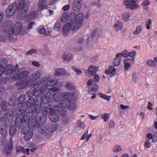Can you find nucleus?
Returning <instances> with one entry per match:
<instances>
[{"instance_id":"f257e3e1","label":"nucleus","mask_w":157,"mask_h":157,"mask_svg":"<svg viewBox=\"0 0 157 157\" xmlns=\"http://www.w3.org/2000/svg\"><path fill=\"white\" fill-rule=\"evenodd\" d=\"M29 6V3L26 0H19L18 3L14 2L8 6L6 11V16L8 17H10L20 10L19 15L21 17V19H23L27 13Z\"/></svg>"},{"instance_id":"f03ea898","label":"nucleus","mask_w":157,"mask_h":157,"mask_svg":"<svg viewBox=\"0 0 157 157\" xmlns=\"http://www.w3.org/2000/svg\"><path fill=\"white\" fill-rule=\"evenodd\" d=\"M84 17L83 13H79L77 14V18L78 21L72 19L70 21L63 25L62 28V31L64 36H67L70 30L76 31L78 30L82 25Z\"/></svg>"},{"instance_id":"7ed1b4c3","label":"nucleus","mask_w":157,"mask_h":157,"mask_svg":"<svg viewBox=\"0 0 157 157\" xmlns=\"http://www.w3.org/2000/svg\"><path fill=\"white\" fill-rule=\"evenodd\" d=\"M42 97L40 96L36 97L35 99L29 98L28 100V107L30 111L33 113L31 117V121L36 118L37 119L38 113L40 111L41 107V103L42 102Z\"/></svg>"},{"instance_id":"20e7f679","label":"nucleus","mask_w":157,"mask_h":157,"mask_svg":"<svg viewBox=\"0 0 157 157\" xmlns=\"http://www.w3.org/2000/svg\"><path fill=\"white\" fill-rule=\"evenodd\" d=\"M75 94L73 92H65L61 95V98H64L63 101L60 102L63 106L66 107L70 110H73L76 108L75 102Z\"/></svg>"},{"instance_id":"39448f33","label":"nucleus","mask_w":157,"mask_h":157,"mask_svg":"<svg viewBox=\"0 0 157 157\" xmlns=\"http://www.w3.org/2000/svg\"><path fill=\"white\" fill-rule=\"evenodd\" d=\"M29 127L24 128L21 131V133L25 135L24 139L26 141L29 140L33 134V130L36 127L38 126L39 124L36 118L33 121H30L28 123Z\"/></svg>"},{"instance_id":"423d86ee","label":"nucleus","mask_w":157,"mask_h":157,"mask_svg":"<svg viewBox=\"0 0 157 157\" xmlns=\"http://www.w3.org/2000/svg\"><path fill=\"white\" fill-rule=\"evenodd\" d=\"M60 89L58 87H52L49 88L46 94L42 97V102L46 103L48 100L52 98L53 97L55 99H59V98L58 97L59 95H60L61 94L59 93H55V92L59 91Z\"/></svg>"},{"instance_id":"0eeeda50","label":"nucleus","mask_w":157,"mask_h":157,"mask_svg":"<svg viewBox=\"0 0 157 157\" xmlns=\"http://www.w3.org/2000/svg\"><path fill=\"white\" fill-rule=\"evenodd\" d=\"M47 87L44 84H43L41 86H38L35 89L32 88L29 90L28 93V96L30 98H32L33 96H40L43 94L47 90Z\"/></svg>"},{"instance_id":"6e6552de","label":"nucleus","mask_w":157,"mask_h":157,"mask_svg":"<svg viewBox=\"0 0 157 157\" xmlns=\"http://www.w3.org/2000/svg\"><path fill=\"white\" fill-rule=\"evenodd\" d=\"M4 71L6 74H10V77L13 79H16L17 77L16 74L19 73V67L17 64L16 66L11 64L8 65L6 66Z\"/></svg>"},{"instance_id":"1a4fd4ad","label":"nucleus","mask_w":157,"mask_h":157,"mask_svg":"<svg viewBox=\"0 0 157 157\" xmlns=\"http://www.w3.org/2000/svg\"><path fill=\"white\" fill-rule=\"evenodd\" d=\"M7 102L6 101H3L1 103L2 110L0 112V117L2 121H6L8 118L11 117V114L6 109Z\"/></svg>"},{"instance_id":"9d476101","label":"nucleus","mask_w":157,"mask_h":157,"mask_svg":"<svg viewBox=\"0 0 157 157\" xmlns=\"http://www.w3.org/2000/svg\"><path fill=\"white\" fill-rule=\"evenodd\" d=\"M56 80L54 79H49V76H45L41 78L39 80L34 83L33 86H34L40 85V84L45 83L44 84L47 86H52L55 83Z\"/></svg>"},{"instance_id":"9b49d317","label":"nucleus","mask_w":157,"mask_h":157,"mask_svg":"<svg viewBox=\"0 0 157 157\" xmlns=\"http://www.w3.org/2000/svg\"><path fill=\"white\" fill-rule=\"evenodd\" d=\"M30 118V114L28 112L24 114H19L15 119V124L17 126H19L23 121L28 122Z\"/></svg>"},{"instance_id":"f8f14e48","label":"nucleus","mask_w":157,"mask_h":157,"mask_svg":"<svg viewBox=\"0 0 157 157\" xmlns=\"http://www.w3.org/2000/svg\"><path fill=\"white\" fill-rule=\"evenodd\" d=\"M22 28V23L19 22L16 23L10 33H11L10 40L13 41L14 39V36L17 35L21 32Z\"/></svg>"},{"instance_id":"ddd939ff","label":"nucleus","mask_w":157,"mask_h":157,"mask_svg":"<svg viewBox=\"0 0 157 157\" xmlns=\"http://www.w3.org/2000/svg\"><path fill=\"white\" fill-rule=\"evenodd\" d=\"M13 25V22L10 20H7L3 23L2 31L5 33H7L8 38L10 40L11 33H10L12 30Z\"/></svg>"},{"instance_id":"4468645a","label":"nucleus","mask_w":157,"mask_h":157,"mask_svg":"<svg viewBox=\"0 0 157 157\" xmlns=\"http://www.w3.org/2000/svg\"><path fill=\"white\" fill-rule=\"evenodd\" d=\"M63 94V93L61 94L60 95H59L58 96V97L59 98V99H52L49 101L48 103L50 107V110L51 109L55 110L56 109H53V108H57L59 105L60 102H61V101H63L64 98H61V95Z\"/></svg>"},{"instance_id":"2eb2a0df","label":"nucleus","mask_w":157,"mask_h":157,"mask_svg":"<svg viewBox=\"0 0 157 157\" xmlns=\"http://www.w3.org/2000/svg\"><path fill=\"white\" fill-rule=\"evenodd\" d=\"M77 17V14L76 15V13L74 12L72 13L70 15H68L67 13L64 12L61 17V21L64 23L68 21H69L70 22L71 21L72 19L78 21V19Z\"/></svg>"},{"instance_id":"dca6fc26","label":"nucleus","mask_w":157,"mask_h":157,"mask_svg":"<svg viewBox=\"0 0 157 157\" xmlns=\"http://www.w3.org/2000/svg\"><path fill=\"white\" fill-rule=\"evenodd\" d=\"M41 73L39 71H37L33 72L31 74L27 77V79H28L29 82L32 84L34 81L39 79L40 77Z\"/></svg>"},{"instance_id":"f3484780","label":"nucleus","mask_w":157,"mask_h":157,"mask_svg":"<svg viewBox=\"0 0 157 157\" xmlns=\"http://www.w3.org/2000/svg\"><path fill=\"white\" fill-rule=\"evenodd\" d=\"M124 3L125 5L128 6V8L131 9H136L139 6L136 3V0H125Z\"/></svg>"},{"instance_id":"a211bd4d","label":"nucleus","mask_w":157,"mask_h":157,"mask_svg":"<svg viewBox=\"0 0 157 157\" xmlns=\"http://www.w3.org/2000/svg\"><path fill=\"white\" fill-rule=\"evenodd\" d=\"M98 69V67L93 65H90L89 66L88 69L86 71V74L87 75H95Z\"/></svg>"},{"instance_id":"6ab92c4d","label":"nucleus","mask_w":157,"mask_h":157,"mask_svg":"<svg viewBox=\"0 0 157 157\" xmlns=\"http://www.w3.org/2000/svg\"><path fill=\"white\" fill-rule=\"evenodd\" d=\"M32 84L29 82L28 79H27L26 78V81H19L15 84L16 86H18L19 89H23L26 87L31 85Z\"/></svg>"},{"instance_id":"aec40b11","label":"nucleus","mask_w":157,"mask_h":157,"mask_svg":"<svg viewBox=\"0 0 157 157\" xmlns=\"http://www.w3.org/2000/svg\"><path fill=\"white\" fill-rule=\"evenodd\" d=\"M82 2L80 0H75L72 4L73 10L77 12H79L82 7Z\"/></svg>"},{"instance_id":"412c9836","label":"nucleus","mask_w":157,"mask_h":157,"mask_svg":"<svg viewBox=\"0 0 157 157\" xmlns=\"http://www.w3.org/2000/svg\"><path fill=\"white\" fill-rule=\"evenodd\" d=\"M50 112V115L49 116V119L50 120L54 122H56L59 121V117L58 115L56 113V110L51 109L49 110Z\"/></svg>"},{"instance_id":"4be33fe9","label":"nucleus","mask_w":157,"mask_h":157,"mask_svg":"<svg viewBox=\"0 0 157 157\" xmlns=\"http://www.w3.org/2000/svg\"><path fill=\"white\" fill-rule=\"evenodd\" d=\"M38 132L41 133H45L47 135L50 134V130L48 128H46L44 125H40L38 128Z\"/></svg>"},{"instance_id":"5701e85b","label":"nucleus","mask_w":157,"mask_h":157,"mask_svg":"<svg viewBox=\"0 0 157 157\" xmlns=\"http://www.w3.org/2000/svg\"><path fill=\"white\" fill-rule=\"evenodd\" d=\"M66 108V107L63 106L61 104L60 102L59 105L57 108V113L61 116L62 115H65V114L67 113Z\"/></svg>"},{"instance_id":"b1692460","label":"nucleus","mask_w":157,"mask_h":157,"mask_svg":"<svg viewBox=\"0 0 157 157\" xmlns=\"http://www.w3.org/2000/svg\"><path fill=\"white\" fill-rule=\"evenodd\" d=\"M18 73L16 74H17L16 75H17V78L16 79L14 78L13 80H17L24 78L28 75L29 72L27 71H25L21 72L19 75H18Z\"/></svg>"},{"instance_id":"393cba45","label":"nucleus","mask_w":157,"mask_h":157,"mask_svg":"<svg viewBox=\"0 0 157 157\" xmlns=\"http://www.w3.org/2000/svg\"><path fill=\"white\" fill-rule=\"evenodd\" d=\"M55 71L54 75L57 76L63 75L66 73V70L63 68H56L55 70Z\"/></svg>"},{"instance_id":"a878e982","label":"nucleus","mask_w":157,"mask_h":157,"mask_svg":"<svg viewBox=\"0 0 157 157\" xmlns=\"http://www.w3.org/2000/svg\"><path fill=\"white\" fill-rule=\"evenodd\" d=\"M62 57L64 60L66 62H69L73 58L72 55L68 52H65L62 56Z\"/></svg>"},{"instance_id":"bb28decb","label":"nucleus","mask_w":157,"mask_h":157,"mask_svg":"<svg viewBox=\"0 0 157 157\" xmlns=\"http://www.w3.org/2000/svg\"><path fill=\"white\" fill-rule=\"evenodd\" d=\"M38 11L35 10L30 13L27 16L28 19L29 21L33 20L34 18L36 17L38 15Z\"/></svg>"},{"instance_id":"cd10ccee","label":"nucleus","mask_w":157,"mask_h":157,"mask_svg":"<svg viewBox=\"0 0 157 157\" xmlns=\"http://www.w3.org/2000/svg\"><path fill=\"white\" fill-rule=\"evenodd\" d=\"M99 86L97 84L93 85L91 88H89L88 90V92L90 94H93L94 93H95L97 90Z\"/></svg>"},{"instance_id":"c85d7f7f","label":"nucleus","mask_w":157,"mask_h":157,"mask_svg":"<svg viewBox=\"0 0 157 157\" xmlns=\"http://www.w3.org/2000/svg\"><path fill=\"white\" fill-rule=\"evenodd\" d=\"M48 8V5L44 3H38V8L36 10L39 12L42 11L44 9Z\"/></svg>"},{"instance_id":"c756f323","label":"nucleus","mask_w":157,"mask_h":157,"mask_svg":"<svg viewBox=\"0 0 157 157\" xmlns=\"http://www.w3.org/2000/svg\"><path fill=\"white\" fill-rule=\"evenodd\" d=\"M116 56L117 58L115 59L113 63L114 66H119L121 61V60L119 58L121 56V53L117 54Z\"/></svg>"},{"instance_id":"7c9ffc66","label":"nucleus","mask_w":157,"mask_h":157,"mask_svg":"<svg viewBox=\"0 0 157 157\" xmlns=\"http://www.w3.org/2000/svg\"><path fill=\"white\" fill-rule=\"evenodd\" d=\"M28 107V101L27 103L25 102L21 104L20 108V110L22 113L24 112L27 110Z\"/></svg>"},{"instance_id":"2f4dec72","label":"nucleus","mask_w":157,"mask_h":157,"mask_svg":"<svg viewBox=\"0 0 157 157\" xmlns=\"http://www.w3.org/2000/svg\"><path fill=\"white\" fill-rule=\"evenodd\" d=\"M38 30L39 33H40L45 35H47L48 34H50L51 33V32H49V33H47L43 25L40 26L38 29Z\"/></svg>"},{"instance_id":"473e14b6","label":"nucleus","mask_w":157,"mask_h":157,"mask_svg":"<svg viewBox=\"0 0 157 157\" xmlns=\"http://www.w3.org/2000/svg\"><path fill=\"white\" fill-rule=\"evenodd\" d=\"M75 87V85L71 82H67L66 84V88L68 90H73Z\"/></svg>"},{"instance_id":"72a5a7b5","label":"nucleus","mask_w":157,"mask_h":157,"mask_svg":"<svg viewBox=\"0 0 157 157\" xmlns=\"http://www.w3.org/2000/svg\"><path fill=\"white\" fill-rule=\"evenodd\" d=\"M17 127L16 125L15 126L12 125L10 127L9 131V134L10 136H13L17 132Z\"/></svg>"},{"instance_id":"f704fd0d","label":"nucleus","mask_w":157,"mask_h":157,"mask_svg":"<svg viewBox=\"0 0 157 157\" xmlns=\"http://www.w3.org/2000/svg\"><path fill=\"white\" fill-rule=\"evenodd\" d=\"M129 15L130 14L129 12H125L122 14L121 18L124 21L127 22L129 21Z\"/></svg>"},{"instance_id":"c9c22d12","label":"nucleus","mask_w":157,"mask_h":157,"mask_svg":"<svg viewBox=\"0 0 157 157\" xmlns=\"http://www.w3.org/2000/svg\"><path fill=\"white\" fill-rule=\"evenodd\" d=\"M12 149V146L11 144L7 145L5 147L4 149V152L7 155L10 154V152L11 151Z\"/></svg>"},{"instance_id":"e433bc0d","label":"nucleus","mask_w":157,"mask_h":157,"mask_svg":"<svg viewBox=\"0 0 157 157\" xmlns=\"http://www.w3.org/2000/svg\"><path fill=\"white\" fill-rule=\"evenodd\" d=\"M123 27V25H122V23L119 21H117L114 26V29L116 30L122 29Z\"/></svg>"},{"instance_id":"4c0bfd02","label":"nucleus","mask_w":157,"mask_h":157,"mask_svg":"<svg viewBox=\"0 0 157 157\" xmlns=\"http://www.w3.org/2000/svg\"><path fill=\"white\" fill-rule=\"evenodd\" d=\"M150 3L149 1L146 0L143 2L141 5L143 6L144 9L147 10L148 9V6L150 5Z\"/></svg>"},{"instance_id":"58836bf2","label":"nucleus","mask_w":157,"mask_h":157,"mask_svg":"<svg viewBox=\"0 0 157 157\" xmlns=\"http://www.w3.org/2000/svg\"><path fill=\"white\" fill-rule=\"evenodd\" d=\"M25 100V94H21L20 95L18 99V102L19 104H21Z\"/></svg>"},{"instance_id":"ea45409f","label":"nucleus","mask_w":157,"mask_h":157,"mask_svg":"<svg viewBox=\"0 0 157 157\" xmlns=\"http://www.w3.org/2000/svg\"><path fill=\"white\" fill-rule=\"evenodd\" d=\"M147 65L150 67H154L156 65L155 62L151 59H148L146 61Z\"/></svg>"},{"instance_id":"a19ab883","label":"nucleus","mask_w":157,"mask_h":157,"mask_svg":"<svg viewBox=\"0 0 157 157\" xmlns=\"http://www.w3.org/2000/svg\"><path fill=\"white\" fill-rule=\"evenodd\" d=\"M116 71V69L113 65L109 66V72L110 74L112 75L111 76L114 75L115 74Z\"/></svg>"},{"instance_id":"79ce46f5","label":"nucleus","mask_w":157,"mask_h":157,"mask_svg":"<svg viewBox=\"0 0 157 157\" xmlns=\"http://www.w3.org/2000/svg\"><path fill=\"white\" fill-rule=\"evenodd\" d=\"M98 95L100 97L103 98L108 101L110 100L111 97L110 96L106 95L105 94H104L101 93H99Z\"/></svg>"},{"instance_id":"37998d69","label":"nucleus","mask_w":157,"mask_h":157,"mask_svg":"<svg viewBox=\"0 0 157 157\" xmlns=\"http://www.w3.org/2000/svg\"><path fill=\"white\" fill-rule=\"evenodd\" d=\"M54 30L57 31H59L61 29V24L59 21H57L54 26Z\"/></svg>"},{"instance_id":"c03bdc74","label":"nucleus","mask_w":157,"mask_h":157,"mask_svg":"<svg viewBox=\"0 0 157 157\" xmlns=\"http://www.w3.org/2000/svg\"><path fill=\"white\" fill-rule=\"evenodd\" d=\"M61 119L66 124H67L68 123V121L69 119L68 116L67 115V113L65 114V115H62L61 116Z\"/></svg>"},{"instance_id":"a18cd8bd","label":"nucleus","mask_w":157,"mask_h":157,"mask_svg":"<svg viewBox=\"0 0 157 157\" xmlns=\"http://www.w3.org/2000/svg\"><path fill=\"white\" fill-rule=\"evenodd\" d=\"M122 150L121 147L119 145L114 146L113 149V151L114 152H118Z\"/></svg>"},{"instance_id":"49530a36","label":"nucleus","mask_w":157,"mask_h":157,"mask_svg":"<svg viewBox=\"0 0 157 157\" xmlns=\"http://www.w3.org/2000/svg\"><path fill=\"white\" fill-rule=\"evenodd\" d=\"M16 101V99L15 97H12L9 99L8 104L10 106L13 105L15 103Z\"/></svg>"},{"instance_id":"de8ad7c7","label":"nucleus","mask_w":157,"mask_h":157,"mask_svg":"<svg viewBox=\"0 0 157 157\" xmlns=\"http://www.w3.org/2000/svg\"><path fill=\"white\" fill-rule=\"evenodd\" d=\"M71 68L76 72L78 75H79L82 73V71L80 69L77 68L75 66H72Z\"/></svg>"},{"instance_id":"09e8293b","label":"nucleus","mask_w":157,"mask_h":157,"mask_svg":"<svg viewBox=\"0 0 157 157\" xmlns=\"http://www.w3.org/2000/svg\"><path fill=\"white\" fill-rule=\"evenodd\" d=\"M0 133L2 136H5L7 134V131L5 128H1L0 129Z\"/></svg>"},{"instance_id":"8fccbe9b","label":"nucleus","mask_w":157,"mask_h":157,"mask_svg":"<svg viewBox=\"0 0 157 157\" xmlns=\"http://www.w3.org/2000/svg\"><path fill=\"white\" fill-rule=\"evenodd\" d=\"M144 146L147 148H148L151 147V144L149 140H146L144 144Z\"/></svg>"},{"instance_id":"3c124183","label":"nucleus","mask_w":157,"mask_h":157,"mask_svg":"<svg viewBox=\"0 0 157 157\" xmlns=\"http://www.w3.org/2000/svg\"><path fill=\"white\" fill-rule=\"evenodd\" d=\"M16 151L18 152L21 151V152L25 154V149L23 147H17L16 148Z\"/></svg>"},{"instance_id":"603ef678","label":"nucleus","mask_w":157,"mask_h":157,"mask_svg":"<svg viewBox=\"0 0 157 157\" xmlns=\"http://www.w3.org/2000/svg\"><path fill=\"white\" fill-rule=\"evenodd\" d=\"M77 125L78 127H79L82 129H84L85 127V124L81 122V120H80L78 122Z\"/></svg>"},{"instance_id":"864d4df0","label":"nucleus","mask_w":157,"mask_h":157,"mask_svg":"<svg viewBox=\"0 0 157 157\" xmlns=\"http://www.w3.org/2000/svg\"><path fill=\"white\" fill-rule=\"evenodd\" d=\"M37 52V51L36 49H32L28 51L26 53V55H29L33 54H35Z\"/></svg>"},{"instance_id":"5fc2aeb1","label":"nucleus","mask_w":157,"mask_h":157,"mask_svg":"<svg viewBox=\"0 0 157 157\" xmlns=\"http://www.w3.org/2000/svg\"><path fill=\"white\" fill-rule=\"evenodd\" d=\"M50 127V129H49L50 130V134L55 132L57 128V126L56 125H51Z\"/></svg>"},{"instance_id":"6e6d98bb","label":"nucleus","mask_w":157,"mask_h":157,"mask_svg":"<svg viewBox=\"0 0 157 157\" xmlns=\"http://www.w3.org/2000/svg\"><path fill=\"white\" fill-rule=\"evenodd\" d=\"M109 114L107 113H105L103 114L102 116V118L104 119L105 122H106L108 119Z\"/></svg>"},{"instance_id":"4d7b16f0","label":"nucleus","mask_w":157,"mask_h":157,"mask_svg":"<svg viewBox=\"0 0 157 157\" xmlns=\"http://www.w3.org/2000/svg\"><path fill=\"white\" fill-rule=\"evenodd\" d=\"M121 53V56L124 57H127L129 56V52L126 50H124L122 53Z\"/></svg>"},{"instance_id":"13d9d810","label":"nucleus","mask_w":157,"mask_h":157,"mask_svg":"<svg viewBox=\"0 0 157 157\" xmlns=\"http://www.w3.org/2000/svg\"><path fill=\"white\" fill-rule=\"evenodd\" d=\"M151 24V19H148L146 22L147 29H150V26Z\"/></svg>"},{"instance_id":"bf43d9fd","label":"nucleus","mask_w":157,"mask_h":157,"mask_svg":"<svg viewBox=\"0 0 157 157\" xmlns=\"http://www.w3.org/2000/svg\"><path fill=\"white\" fill-rule=\"evenodd\" d=\"M134 61L135 60L134 58H127L125 59L124 61V62H127L129 63H133L134 62Z\"/></svg>"},{"instance_id":"052dcab7","label":"nucleus","mask_w":157,"mask_h":157,"mask_svg":"<svg viewBox=\"0 0 157 157\" xmlns=\"http://www.w3.org/2000/svg\"><path fill=\"white\" fill-rule=\"evenodd\" d=\"M142 29V26H138L136 29V30L134 31L133 33L135 34H137L139 33L141 29Z\"/></svg>"},{"instance_id":"680f3d73","label":"nucleus","mask_w":157,"mask_h":157,"mask_svg":"<svg viewBox=\"0 0 157 157\" xmlns=\"http://www.w3.org/2000/svg\"><path fill=\"white\" fill-rule=\"evenodd\" d=\"M18 104H15L13 106V109L15 108V111L13 112V114L14 116H15L17 114L18 111Z\"/></svg>"},{"instance_id":"e2e57ef3","label":"nucleus","mask_w":157,"mask_h":157,"mask_svg":"<svg viewBox=\"0 0 157 157\" xmlns=\"http://www.w3.org/2000/svg\"><path fill=\"white\" fill-rule=\"evenodd\" d=\"M49 108L48 107L45 106L44 107L43 109V113L44 115H46L47 114V113L48 112Z\"/></svg>"},{"instance_id":"0e129e2a","label":"nucleus","mask_w":157,"mask_h":157,"mask_svg":"<svg viewBox=\"0 0 157 157\" xmlns=\"http://www.w3.org/2000/svg\"><path fill=\"white\" fill-rule=\"evenodd\" d=\"M93 78V81L94 82H97L99 80V76L98 75H95Z\"/></svg>"},{"instance_id":"69168bd1","label":"nucleus","mask_w":157,"mask_h":157,"mask_svg":"<svg viewBox=\"0 0 157 157\" xmlns=\"http://www.w3.org/2000/svg\"><path fill=\"white\" fill-rule=\"evenodd\" d=\"M136 52L134 51H132L130 52H129V56L130 57L133 58L136 55Z\"/></svg>"},{"instance_id":"338daca9","label":"nucleus","mask_w":157,"mask_h":157,"mask_svg":"<svg viewBox=\"0 0 157 157\" xmlns=\"http://www.w3.org/2000/svg\"><path fill=\"white\" fill-rule=\"evenodd\" d=\"M35 24V23L33 21L30 22L29 23L27 27V29H32L33 26Z\"/></svg>"},{"instance_id":"774afa93","label":"nucleus","mask_w":157,"mask_h":157,"mask_svg":"<svg viewBox=\"0 0 157 157\" xmlns=\"http://www.w3.org/2000/svg\"><path fill=\"white\" fill-rule=\"evenodd\" d=\"M32 64L36 67H39L40 66V63L37 61H34L32 62Z\"/></svg>"}]
</instances>
